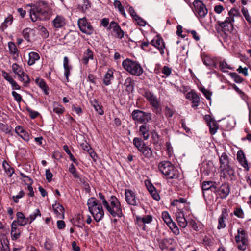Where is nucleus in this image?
Wrapping results in <instances>:
<instances>
[{
  "label": "nucleus",
  "mask_w": 251,
  "mask_h": 251,
  "mask_svg": "<svg viewBox=\"0 0 251 251\" xmlns=\"http://www.w3.org/2000/svg\"><path fill=\"white\" fill-rule=\"evenodd\" d=\"M132 119L137 122L147 124L150 122L151 120V113L145 112L143 111L135 109L134 110L131 114Z\"/></svg>",
  "instance_id": "nucleus-8"
},
{
  "label": "nucleus",
  "mask_w": 251,
  "mask_h": 251,
  "mask_svg": "<svg viewBox=\"0 0 251 251\" xmlns=\"http://www.w3.org/2000/svg\"><path fill=\"white\" fill-rule=\"evenodd\" d=\"M186 202V200L183 198H180L178 199H175L172 202V205H176L178 207H181L180 204H183Z\"/></svg>",
  "instance_id": "nucleus-52"
},
{
  "label": "nucleus",
  "mask_w": 251,
  "mask_h": 251,
  "mask_svg": "<svg viewBox=\"0 0 251 251\" xmlns=\"http://www.w3.org/2000/svg\"><path fill=\"white\" fill-rule=\"evenodd\" d=\"M41 216V212L39 209H36L30 215L28 218L29 223L31 224L37 217Z\"/></svg>",
  "instance_id": "nucleus-46"
},
{
  "label": "nucleus",
  "mask_w": 251,
  "mask_h": 251,
  "mask_svg": "<svg viewBox=\"0 0 251 251\" xmlns=\"http://www.w3.org/2000/svg\"><path fill=\"white\" fill-rule=\"evenodd\" d=\"M133 143L135 147L143 156L142 158L143 160H150L153 158L154 156L152 150L150 147L146 145L141 138L138 137L134 138L133 140Z\"/></svg>",
  "instance_id": "nucleus-5"
},
{
  "label": "nucleus",
  "mask_w": 251,
  "mask_h": 251,
  "mask_svg": "<svg viewBox=\"0 0 251 251\" xmlns=\"http://www.w3.org/2000/svg\"><path fill=\"white\" fill-rule=\"evenodd\" d=\"M185 97L192 102L193 107H197L199 105L200 99L196 92L192 91L188 92Z\"/></svg>",
  "instance_id": "nucleus-19"
},
{
  "label": "nucleus",
  "mask_w": 251,
  "mask_h": 251,
  "mask_svg": "<svg viewBox=\"0 0 251 251\" xmlns=\"http://www.w3.org/2000/svg\"><path fill=\"white\" fill-rule=\"evenodd\" d=\"M174 114V111L170 107L167 106L165 109V115L169 117H172Z\"/></svg>",
  "instance_id": "nucleus-64"
},
{
  "label": "nucleus",
  "mask_w": 251,
  "mask_h": 251,
  "mask_svg": "<svg viewBox=\"0 0 251 251\" xmlns=\"http://www.w3.org/2000/svg\"><path fill=\"white\" fill-rule=\"evenodd\" d=\"M66 23L67 20L63 16L61 15H57L52 21V25L55 29H60L64 27Z\"/></svg>",
  "instance_id": "nucleus-15"
},
{
  "label": "nucleus",
  "mask_w": 251,
  "mask_h": 251,
  "mask_svg": "<svg viewBox=\"0 0 251 251\" xmlns=\"http://www.w3.org/2000/svg\"><path fill=\"white\" fill-rule=\"evenodd\" d=\"M63 148L66 153L69 156L70 159L74 163L77 164L76 159L74 157V155L71 152L69 149L68 146L67 145H64Z\"/></svg>",
  "instance_id": "nucleus-50"
},
{
  "label": "nucleus",
  "mask_w": 251,
  "mask_h": 251,
  "mask_svg": "<svg viewBox=\"0 0 251 251\" xmlns=\"http://www.w3.org/2000/svg\"><path fill=\"white\" fill-rule=\"evenodd\" d=\"M114 6L115 8L118 9L119 12L125 17H126L124 7L122 5L120 1L115 0L113 2Z\"/></svg>",
  "instance_id": "nucleus-41"
},
{
  "label": "nucleus",
  "mask_w": 251,
  "mask_h": 251,
  "mask_svg": "<svg viewBox=\"0 0 251 251\" xmlns=\"http://www.w3.org/2000/svg\"><path fill=\"white\" fill-rule=\"evenodd\" d=\"M158 168L167 179H176L178 177L177 171L170 161H163L160 162L158 164Z\"/></svg>",
  "instance_id": "nucleus-4"
},
{
  "label": "nucleus",
  "mask_w": 251,
  "mask_h": 251,
  "mask_svg": "<svg viewBox=\"0 0 251 251\" xmlns=\"http://www.w3.org/2000/svg\"><path fill=\"white\" fill-rule=\"evenodd\" d=\"M150 43L152 46L157 49L162 55L164 53L165 44L161 37L158 35L156 36L151 41Z\"/></svg>",
  "instance_id": "nucleus-14"
},
{
  "label": "nucleus",
  "mask_w": 251,
  "mask_h": 251,
  "mask_svg": "<svg viewBox=\"0 0 251 251\" xmlns=\"http://www.w3.org/2000/svg\"><path fill=\"white\" fill-rule=\"evenodd\" d=\"M235 240L238 249L245 251L248 247L249 241L247 233L243 228H239L235 236Z\"/></svg>",
  "instance_id": "nucleus-7"
},
{
  "label": "nucleus",
  "mask_w": 251,
  "mask_h": 251,
  "mask_svg": "<svg viewBox=\"0 0 251 251\" xmlns=\"http://www.w3.org/2000/svg\"><path fill=\"white\" fill-rule=\"evenodd\" d=\"M13 72L18 76L22 75L24 72V70L22 66L19 65L17 63H13L12 65Z\"/></svg>",
  "instance_id": "nucleus-42"
},
{
  "label": "nucleus",
  "mask_w": 251,
  "mask_h": 251,
  "mask_svg": "<svg viewBox=\"0 0 251 251\" xmlns=\"http://www.w3.org/2000/svg\"><path fill=\"white\" fill-rule=\"evenodd\" d=\"M142 95L146 99L150 105L155 109H158L160 107V103L157 97L152 92L148 89L144 91Z\"/></svg>",
  "instance_id": "nucleus-12"
},
{
  "label": "nucleus",
  "mask_w": 251,
  "mask_h": 251,
  "mask_svg": "<svg viewBox=\"0 0 251 251\" xmlns=\"http://www.w3.org/2000/svg\"><path fill=\"white\" fill-rule=\"evenodd\" d=\"M17 218L14 220L12 223V224L15 225L17 226H24L29 223L28 218H26L24 214L21 212H18L16 214Z\"/></svg>",
  "instance_id": "nucleus-16"
},
{
  "label": "nucleus",
  "mask_w": 251,
  "mask_h": 251,
  "mask_svg": "<svg viewBox=\"0 0 251 251\" xmlns=\"http://www.w3.org/2000/svg\"><path fill=\"white\" fill-rule=\"evenodd\" d=\"M53 111L56 114L60 115L63 114L65 112V108L62 105L58 102H54L53 103Z\"/></svg>",
  "instance_id": "nucleus-39"
},
{
  "label": "nucleus",
  "mask_w": 251,
  "mask_h": 251,
  "mask_svg": "<svg viewBox=\"0 0 251 251\" xmlns=\"http://www.w3.org/2000/svg\"><path fill=\"white\" fill-rule=\"evenodd\" d=\"M172 70L168 66H164L163 68L162 69V73L164 74L166 76H169L171 73Z\"/></svg>",
  "instance_id": "nucleus-63"
},
{
  "label": "nucleus",
  "mask_w": 251,
  "mask_h": 251,
  "mask_svg": "<svg viewBox=\"0 0 251 251\" xmlns=\"http://www.w3.org/2000/svg\"><path fill=\"white\" fill-rule=\"evenodd\" d=\"M32 29L29 28H26L23 30V36L28 42L30 41V35Z\"/></svg>",
  "instance_id": "nucleus-49"
},
{
  "label": "nucleus",
  "mask_w": 251,
  "mask_h": 251,
  "mask_svg": "<svg viewBox=\"0 0 251 251\" xmlns=\"http://www.w3.org/2000/svg\"><path fill=\"white\" fill-rule=\"evenodd\" d=\"M54 212L57 218L63 219L64 217V209L63 206L59 203H55L52 205Z\"/></svg>",
  "instance_id": "nucleus-28"
},
{
  "label": "nucleus",
  "mask_w": 251,
  "mask_h": 251,
  "mask_svg": "<svg viewBox=\"0 0 251 251\" xmlns=\"http://www.w3.org/2000/svg\"><path fill=\"white\" fill-rule=\"evenodd\" d=\"M87 206L96 222H98L102 219L104 212L101 204L96 198H89L87 201Z\"/></svg>",
  "instance_id": "nucleus-3"
},
{
  "label": "nucleus",
  "mask_w": 251,
  "mask_h": 251,
  "mask_svg": "<svg viewBox=\"0 0 251 251\" xmlns=\"http://www.w3.org/2000/svg\"><path fill=\"white\" fill-rule=\"evenodd\" d=\"M202 189L203 191V195H204V191L209 190L212 191H215L216 187L213 186V182L212 181H204L202 184Z\"/></svg>",
  "instance_id": "nucleus-37"
},
{
  "label": "nucleus",
  "mask_w": 251,
  "mask_h": 251,
  "mask_svg": "<svg viewBox=\"0 0 251 251\" xmlns=\"http://www.w3.org/2000/svg\"><path fill=\"white\" fill-rule=\"evenodd\" d=\"M162 217L163 221L165 222V223H166V224H168L172 221L170 215L167 212L164 211L162 212Z\"/></svg>",
  "instance_id": "nucleus-57"
},
{
  "label": "nucleus",
  "mask_w": 251,
  "mask_h": 251,
  "mask_svg": "<svg viewBox=\"0 0 251 251\" xmlns=\"http://www.w3.org/2000/svg\"><path fill=\"white\" fill-rule=\"evenodd\" d=\"M219 67L224 72L226 71V69H232V68L225 61H222L220 62Z\"/></svg>",
  "instance_id": "nucleus-51"
},
{
  "label": "nucleus",
  "mask_w": 251,
  "mask_h": 251,
  "mask_svg": "<svg viewBox=\"0 0 251 251\" xmlns=\"http://www.w3.org/2000/svg\"><path fill=\"white\" fill-rule=\"evenodd\" d=\"M0 130L6 133H9L11 131L10 127L0 123Z\"/></svg>",
  "instance_id": "nucleus-62"
},
{
  "label": "nucleus",
  "mask_w": 251,
  "mask_h": 251,
  "mask_svg": "<svg viewBox=\"0 0 251 251\" xmlns=\"http://www.w3.org/2000/svg\"><path fill=\"white\" fill-rule=\"evenodd\" d=\"M13 22V17L12 15H9L4 20V22L2 24L3 28H7L8 25H10Z\"/></svg>",
  "instance_id": "nucleus-53"
},
{
  "label": "nucleus",
  "mask_w": 251,
  "mask_h": 251,
  "mask_svg": "<svg viewBox=\"0 0 251 251\" xmlns=\"http://www.w3.org/2000/svg\"><path fill=\"white\" fill-rule=\"evenodd\" d=\"M93 107L95 110L99 114L102 115L104 114V111L102 109V106L100 105L98 101L96 100H94V103L93 104Z\"/></svg>",
  "instance_id": "nucleus-47"
},
{
  "label": "nucleus",
  "mask_w": 251,
  "mask_h": 251,
  "mask_svg": "<svg viewBox=\"0 0 251 251\" xmlns=\"http://www.w3.org/2000/svg\"><path fill=\"white\" fill-rule=\"evenodd\" d=\"M241 12L250 25H251V16H250L248 10L243 7L241 9Z\"/></svg>",
  "instance_id": "nucleus-45"
},
{
  "label": "nucleus",
  "mask_w": 251,
  "mask_h": 251,
  "mask_svg": "<svg viewBox=\"0 0 251 251\" xmlns=\"http://www.w3.org/2000/svg\"><path fill=\"white\" fill-rule=\"evenodd\" d=\"M77 25L79 30L84 34L91 35L93 34L94 29L85 17L79 18L77 21Z\"/></svg>",
  "instance_id": "nucleus-10"
},
{
  "label": "nucleus",
  "mask_w": 251,
  "mask_h": 251,
  "mask_svg": "<svg viewBox=\"0 0 251 251\" xmlns=\"http://www.w3.org/2000/svg\"><path fill=\"white\" fill-rule=\"evenodd\" d=\"M219 26L222 30L226 33L227 32H231L233 30V24L231 23H219Z\"/></svg>",
  "instance_id": "nucleus-36"
},
{
  "label": "nucleus",
  "mask_w": 251,
  "mask_h": 251,
  "mask_svg": "<svg viewBox=\"0 0 251 251\" xmlns=\"http://www.w3.org/2000/svg\"><path fill=\"white\" fill-rule=\"evenodd\" d=\"M9 244V243L8 239L5 236H3L1 239L0 251H10Z\"/></svg>",
  "instance_id": "nucleus-35"
},
{
  "label": "nucleus",
  "mask_w": 251,
  "mask_h": 251,
  "mask_svg": "<svg viewBox=\"0 0 251 251\" xmlns=\"http://www.w3.org/2000/svg\"><path fill=\"white\" fill-rule=\"evenodd\" d=\"M69 170L75 178H79L80 177L79 175L76 172V169L73 164H71L70 165Z\"/></svg>",
  "instance_id": "nucleus-54"
},
{
  "label": "nucleus",
  "mask_w": 251,
  "mask_h": 251,
  "mask_svg": "<svg viewBox=\"0 0 251 251\" xmlns=\"http://www.w3.org/2000/svg\"><path fill=\"white\" fill-rule=\"evenodd\" d=\"M2 167L6 175L8 177H11L14 173V169L5 160H4L2 162Z\"/></svg>",
  "instance_id": "nucleus-31"
},
{
  "label": "nucleus",
  "mask_w": 251,
  "mask_h": 251,
  "mask_svg": "<svg viewBox=\"0 0 251 251\" xmlns=\"http://www.w3.org/2000/svg\"><path fill=\"white\" fill-rule=\"evenodd\" d=\"M233 214L237 217L241 219H243L245 217L244 211L240 207L234 208Z\"/></svg>",
  "instance_id": "nucleus-44"
},
{
  "label": "nucleus",
  "mask_w": 251,
  "mask_h": 251,
  "mask_svg": "<svg viewBox=\"0 0 251 251\" xmlns=\"http://www.w3.org/2000/svg\"><path fill=\"white\" fill-rule=\"evenodd\" d=\"M133 19L140 26H145L147 24L146 22L142 18L139 17L138 15L137 16H135V17Z\"/></svg>",
  "instance_id": "nucleus-56"
},
{
  "label": "nucleus",
  "mask_w": 251,
  "mask_h": 251,
  "mask_svg": "<svg viewBox=\"0 0 251 251\" xmlns=\"http://www.w3.org/2000/svg\"><path fill=\"white\" fill-rule=\"evenodd\" d=\"M99 199L102 201V203L109 213L114 217L120 218L123 216L122 211L121 203L118 199L114 196H112L108 202L105 198L104 196L101 193L98 194Z\"/></svg>",
  "instance_id": "nucleus-2"
},
{
  "label": "nucleus",
  "mask_w": 251,
  "mask_h": 251,
  "mask_svg": "<svg viewBox=\"0 0 251 251\" xmlns=\"http://www.w3.org/2000/svg\"><path fill=\"white\" fill-rule=\"evenodd\" d=\"M239 15V11L234 8H232L228 12V17H226L224 21L220 23L233 24L235 21V18L238 17Z\"/></svg>",
  "instance_id": "nucleus-20"
},
{
  "label": "nucleus",
  "mask_w": 251,
  "mask_h": 251,
  "mask_svg": "<svg viewBox=\"0 0 251 251\" xmlns=\"http://www.w3.org/2000/svg\"><path fill=\"white\" fill-rule=\"evenodd\" d=\"M232 77L234 79V81L237 83L242 82L243 79L240 76L236 73H233L231 74Z\"/></svg>",
  "instance_id": "nucleus-59"
},
{
  "label": "nucleus",
  "mask_w": 251,
  "mask_h": 251,
  "mask_svg": "<svg viewBox=\"0 0 251 251\" xmlns=\"http://www.w3.org/2000/svg\"><path fill=\"white\" fill-rule=\"evenodd\" d=\"M26 111L29 113V116L31 119H35L39 115V112L34 111L29 108H27Z\"/></svg>",
  "instance_id": "nucleus-58"
},
{
  "label": "nucleus",
  "mask_w": 251,
  "mask_h": 251,
  "mask_svg": "<svg viewBox=\"0 0 251 251\" xmlns=\"http://www.w3.org/2000/svg\"><path fill=\"white\" fill-rule=\"evenodd\" d=\"M237 158L240 164L247 171L249 170L248 161L245 157V154L242 151H239L237 154Z\"/></svg>",
  "instance_id": "nucleus-24"
},
{
  "label": "nucleus",
  "mask_w": 251,
  "mask_h": 251,
  "mask_svg": "<svg viewBox=\"0 0 251 251\" xmlns=\"http://www.w3.org/2000/svg\"><path fill=\"white\" fill-rule=\"evenodd\" d=\"M139 134L143 136L144 140H148L150 137V126L147 124H142L139 127Z\"/></svg>",
  "instance_id": "nucleus-25"
},
{
  "label": "nucleus",
  "mask_w": 251,
  "mask_h": 251,
  "mask_svg": "<svg viewBox=\"0 0 251 251\" xmlns=\"http://www.w3.org/2000/svg\"><path fill=\"white\" fill-rule=\"evenodd\" d=\"M12 95L14 97V100L18 103H20L22 100V97L19 94L15 91L12 92Z\"/></svg>",
  "instance_id": "nucleus-60"
},
{
  "label": "nucleus",
  "mask_w": 251,
  "mask_h": 251,
  "mask_svg": "<svg viewBox=\"0 0 251 251\" xmlns=\"http://www.w3.org/2000/svg\"><path fill=\"white\" fill-rule=\"evenodd\" d=\"M123 68L130 74L135 76H140L143 73V69L137 62L126 59L122 62Z\"/></svg>",
  "instance_id": "nucleus-6"
},
{
  "label": "nucleus",
  "mask_w": 251,
  "mask_h": 251,
  "mask_svg": "<svg viewBox=\"0 0 251 251\" xmlns=\"http://www.w3.org/2000/svg\"><path fill=\"white\" fill-rule=\"evenodd\" d=\"M217 194L221 199H225L230 193V187L228 184H223L216 190Z\"/></svg>",
  "instance_id": "nucleus-18"
},
{
  "label": "nucleus",
  "mask_w": 251,
  "mask_h": 251,
  "mask_svg": "<svg viewBox=\"0 0 251 251\" xmlns=\"http://www.w3.org/2000/svg\"><path fill=\"white\" fill-rule=\"evenodd\" d=\"M38 30L43 38H47L49 37V32L44 26L42 25L39 26Z\"/></svg>",
  "instance_id": "nucleus-48"
},
{
  "label": "nucleus",
  "mask_w": 251,
  "mask_h": 251,
  "mask_svg": "<svg viewBox=\"0 0 251 251\" xmlns=\"http://www.w3.org/2000/svg\"><path fill=\"white\" fill-rule=\"evenodd\" d=\"M226 218V210L223 211L222 214L220 215L218 219V225L217 228L221 229L226 227V224L225 219Z\"/></svg>",
  "instance_id": "nucleus-34"
},
{
  "label": "nucleus",
  "mask_w": 251,
  "mask_h": 251,
  "mask_svg": "<svg viewBox=\"0 0 251 251\" xmlns=\"http://www.w3.org/2000/svg\"><path fill=\"white\" fill-rule=\"evenodd\" d=\"M152 220V217L150 215L144 216L141 218L142 222L144 224H149Z\"/></svg>",
  "instance_id": "nucleus-61"
},
{
  "label": "nucleus",
  "mask_w": 251,
  "mask_h": 251,
  "mask_svg": "<svg viewBox=\"0 0 251 251\" xmlns=\"http://www.w3.org/2000/svg\"><path fill=\"white\" fill-rule=\"evenodd\" d=\"M19 77V79L23 81L24 83L28 84L30 82V79L29 76L25 74L24 72L22 73V75H20L18 76Z\"/></svg>",
  "instance_id": "nucleus-55"
},
{
  "label": "nucleus",
  "mask_w": 251,
  "mask_h": 251,
  "mask_svg": "<svg viewBox=\"0 0 251 251\" xmlns=\"http://www.w3.org/2000/svg\"><path fill=\"white\" fill-rule=\"evenodd\" d=\"M15 132L24 140L28 142L30 140V136L28 132L25 131L24 128L20 126H18L15 127Z\"/></svg>",
  "instance_id": "nucleus-22"
},
{
  "label": "nucleus",
  "mask_w": 251,
  "mask_h": 251,
  "mask_svg": "<svg viewBox=\"0 0 251 251\" xmlns=\"http://www.w3.org/2000/svg\"><path fill=\"white\" fill-rule=\"evenodd\" d=\"M126 91L128 92H132L134 89V83L130 77L127 78L124 83Z\"/></svg>",
  "instance_id": "nucleus-38"
},
{
  "label": "nucleus",
  "mask_w": 251,
  "mask_h": 251,
  "mask_svg": "<svg viewBox=\"0 0 251 251\" xmlns=\"http://www.w3.org/2000/svg\"><path fill=\"white\" fill-rule=\"evenodd\" d=\"M30 10L31 20L35 22L38 20L45 21L50 18L52 9L50 5L44 1H39L35 4H32Z\"/></svg>",
  "instance_id": "nucleus-1"
},
{
  "label": "nucleus",
  "mask_w": 251,
  "mask_h": 251,
  "mask_svg": "<svg viewBox=\"0 0 251 251\" xmlns=\"http://www.w3.org/2000/svg\"><path fill=\"white\" fill-rule=\"evenodd\" d=\"M36 82L39 86L42 89V90L45 92V93L47 95L48 94L49 88L46 82L42 79L40 78H37L36 79Z\"/></svg>",
  "instance_id": "nucleus-40"
},
{
  "label": "nucleus",
  "mask_w": 251,
  "mask_h": 251,
  "mask_svg": "<svg viewBox=\"0 0 251 251\" xmlns=\"http://www.w3.org/2000/svg\"><path fill=\"white\" fill-rule=\"evenodd\" d=\"M109 28L112 29L116 38L122 39L124 37L125 33L117 23L111 22L110 23Z\"/></svg>",
  "instance_id": "nucleus-17"
},
{
  "label": "nucleus",
  "mask_w": 251,
  "mask_h": 251,
  "mask_svg": "<svg viewBox=\"0 0 251 251\" xmlns=\"http://www.w3.org/2000/svg\"><path fill=\"white\" fill-rule=\"evenodd\" d=\"M125 195L126 202L129 205L137 206L139 203L135 193L131 189H126Z\"/></svg>",
  "instance_id": "nucleus-13"
},
{
  "label": "nucleus",
  "mask_w": 251,
  "mask_h": 251,
  "mask_svg": "<svg viewBox=\"0 0 251 251\" xmlns=\"http://www.w3.org/2000/svg\"><path fill=\"white\" fill-rule=\"evenodd\" d=\"M63 67L64 69V75L66 77L67 82L69 81V77L70 75V70L72 69L71 66L69 65V60L67 57L65 56L63 59Z\"/></svg>",
  "instance_id": "nucleus-29"
},
{
  "label": "nucleus",
  "mask_w": 251,
  "mask_h": 251,
  "mask_svg": "<svg viewBox=\"0 0 251 251\" xmlns=\"http://www.w3.org/2000/svg\"><path fill=\"white\" fill-rule=\"evenodd\" d=\"M220 168L225 176H233L234 171L229 165L228 157L226 153H223L219 159Z\"/></svg>",
  "instance_id": "nucleus-9"
},
{
  "label": "nucleus",
  "mask_w": 251,
  "mask_h": 251,
  "mask_svg": "<svg viewBox=\"0 0 251 251\" xmlns=\"http://www.w3.org/2000/svg\"><path fill=\"white\" fill-rule=\"evenodd\" d=\"M114 78L113 72L111 69H108L106 73L105 74L103 78V83L107 86L110 85L111 81Z\"/></svg>",
  "instance_id": "nucleus-33"
},
{
  "label": "nucleus",
  "mask_w": 251,
  "mask_h": 251,
  "mask_svg": "<svg viewBox=\"0 0 251 251\" xmlns=\"http://www.w3.org/2000/svg\"><path fill=\"white\" fill-rule=\"evenodd\" d=\"M146 185L149 192L151 195L152 198L155 200H158L160 198L159 195L157 193L155 187L152 185V184L150 182H149L148 184L146 183Z\"/></svg>",
  "instance_id": "nucleus-32"
},
{
  "label": "nucleus",
  "mask_w": 251,
  "mask_h": 251,
  "mask_svg": "<svg viewBox=\"0 0 251 251\" xmlns=\"http://www.w3.org/2000/svg\"><path fill=\"white\" fill-rule=\"evenodd\" d=\"M21 228L17 226L11 224V237L12 240H17L21 236Z\"/></svg>",
  "instance_id": "nucleus-27"
},
{
  "label": "nucleus",
  "mask_w": 251,
  "mask_h": 251,
  "mask_svg": "<svg viewBox=\"0 0 251 251\" xmlns=\"http://www.w3.org/2000/svg\"><path fill=\"white\" fill-rule=\"evenodd\" d=\"M8 46L9 52L12 55L13 59L15 61H18L19 60V53L15 43L12 42H9L8 43Z\"/></svg>",
  "instance_id": "nucleus-21"
},
{
  "label": "nucleus",
  "mask_w": 251,
  "mask_h": 251,
  "mask_svg": "<svg viewBox=\"0 0 251 251\" xmlns=\"http://www.w3.org/2000/svg\"><path fill=\"white\" fill-rule=\"evenodd\" d=\"M208 126L209 127L210 133L211 134H215L218 129V125L216 122L214 120L208 124Z\"/></svg>",
  "instance_id": "nucleus-43"
},
{
  "label": "nucleus",
  "mask_w": 251,
  "mask_h": 251,
  "mask_svg": "<svg viewBox=\"0 0 251 251\" xmlns=\"http://www.w3.org/2000/svg\"><path fill=\"white\" fill-rule=\"evenodd\" d=\"M94 54L93 51L90 49H87L83 53L81 62L85 65H87L90 60H93Z\"/></svg>",
  "instance_id": "nucleus-26"
},
{
  "label": "nucleus",
  "mask_w": 251,
  "mask_h": 251,
  "mask_svg": "<svg viewBox=\"0 0 251 251\" xmlns=\"http://www.w3.org/2000/svg\"><path fill=\"white\" fill-rule=\"evenodd\" d=\"M40 58L39 54L36 52L32 51L28 54V60L27 64L29 66L34 65L36 61L39 60Z\"/></svg>",
  "instance_id": "nucleus-30"
},
{
  "label": "nucleus",
  "mask_w": 251,
  "mask_h": 251,
  "mask_svg": "<svg viewBox=\"0 0 251 251\" xmlns=\"http://www.w3.org/2000/svg\"><path fill=\"white\" fill-rule=\"evenodd\" d=\"M176 217L179 226L182 228H185L187 225V222L184 217L183 212L180 210L176 213Z\"/></svg>",
  "instance_id": "nucleus-23"
},
{
  "label": "nucleus",
  "mask_w": 251,
  "mask_h": 251,
  "mask_svg": "<svg viewBox=\"0 0 251 251\" xmlns=\"http://www.w3.org/2000/svg\"><path fill=\"white\" fill-rule=\"evenodd\" d=\"M193 11L199 18H203L207 15L208 10L203 3L198 0H195L193 2Z\"/></svg>",
  "instance_id": "nucleus-11"
}]
</instances>
